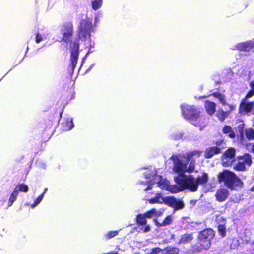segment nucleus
I'll return each instance as SVG.
<instances>
[{
	"label": "nucleus",
	"mask_w": 254,
	"mask_h": 254,
	"mask_svg": "<svg viewBox=\"0 0 254 254\" xmlns=\"http://www.w3.org/2000/svg\"><path fill=\"white\" fill-rule=\"evenodd\" d=\"M252 164L251 156L248 154L238 157V162L234 165L233 168L238 171L245 170L247 167H250Z\"/></svg>",
	"instance_id": "9"
},
{
	"label": "nucleus",
	"mask_w": 254,
	"mask_h": 254,
	"mask_svg": "<svg viewBox=\"0 0 254 254\" xmlns=\"http://www.w3.org/2000/svg\"><path fill=\"white\" fill-rule=\"evenodd\" d=\"M161 252V249L159 248H153L149 254H158Z\"/></svg>",
	"instance_id": "36"
},
{
	"label": "nucleus",
	"mask_w": 254,
	"mask_h": 254,
	"mask_svg": "<svg viewBox=\"0 0 254 254\" xmlns=\"http://www.w3.org/2000/svg\"><path fill=\"white\" fill-rule=\"evenodd\" d=\"M213 95L214 97L217 98L220 102L223 105H225L226 104L225 98L223 95L217 92H215L213 93Z\"/></svg>",
	"instance_id": "27"
},
{
	"label": "nucleus",
	"mask_w": 254,
	"mask_h": 254,
	"mask_svg": "<svg viewBox=\"0 0 254 254\" xmlns=\"http://www.w3.org/2000/svg\"><path fill=\"white\" fill-rule=\"evenodd\" d=\"M222 141H218L216 143L217 146L211 147L207 148L204 154V156L206 158H210L212 157L214 155L220 153L221 148L218 146H220Z\"/></svg>",
	"instance_id": "12"
},
{
	"label": "nucleus",
	"mask_w": 254,
	"mask_h": 254,
	"mask_svg": "<svg viewBox=\"0 0 254 254\" xmlns=\"http://www.w3.org/2000/svg\"><path fill=\"white\" fill-rule=\"evenodd\" d=\"M228 106L229 107L230 111L234 110L235 109V107L234 106L229 105Z\"/></svg>",
	"instance_id": "40"
},
{
	"label": "nucleus",
	"mask_w": 254,
	"mask_h": 254,
	"mask_svg": "<svg viewBox=\"0 0 254 254\" xmlns=\"http://www.w3.org/2000/svg\"><path fill=\"white\" fill-rule=\"evenodd\" d=\"M192 239V235L190 234H186L182 236L178 244H185L189 243Z\"/></svg>",
	"instance_id": "19"
},
{
	"label": "nucleus",
	"mask_w": 254,
	"mask_h": 254,
	"mask_svg": "<svg viewBox=\"0 0 254 254\" xmlns=\"http://www.w3.org/2000/svg\"><path fill=\"white\" fill-rule=\"evenodd\" d=\"M251 88L254 89V81H252L250 84Z\"/></svg>",
	"instance_id": "41"
},
{
	"label": "nucleus",
	"mask_w": 254,
	"mask_h": 254,
	"mask_svg": "<svg viewBox=\"0 0 254 254\" xmlns=\"http://www.w3.org/2000/svg\"><path fill=\"white\" fill-rule=\"evenodd\" d=\"M214 236L213 230L211 229L204 230L199 233L198 238L200 244L203 249H208L211 246V240Z\"/></svg>",
	"instance_id": "8"
},
{
	"label": "nucleus",
	"mask_w": 254,
	"mask_h": 254,
	"mask_svg": "<svg viewBox=\"0 0 254 254\" xmlns=\"http://www.w3.org/2000/svg\"><path fill=\"white\" fill-rule=\"evenodd\" d=\"M28 49H29V47H28L27 48V51L28 50Z\"/></svg>",
	"instance_id": "44"
},
{
	"label": "nucleus",
	"mask_w": 254,
	"mask_h": 254,
	"mask_svg": "<svg viewBox=\"0 0 254 254\" xmlns=\"http://www.w3.org/2000/svg\"><path fill=\"white\" fill-rule=\"evenodd\" d=\"M43 197L44 194H42L39 196V197L34 201L33 204L31 205V207L32 208H34L37 206L42 201Z\"/></svg>",
	"instance_id": "29"
},
{
	"label": "nucleus",
	"mask_w": 254,
	"mask_h": 254,
	"mask_svg": "<svg viewBox=\"0 0 254 254\" xmlns=\"http://www.w3.org/2000/svg\"><path fill=\"white\" fill-rule=\"evenodd\" d=\"M102 0H94L92 1V7L94 10L99 9L102 5Z\"/></svg>",
	"instance_id": "24"
},
{
	"label": "nucleus",
	"mask_w": 254,
	"mask_h": 254,
	"mask_svg": "<svg viewBox=\"0 0 254 254\" xmlns=\"http://www.w3.org/2000/svg\"><path fill=\"white\" fill-rule=\"evenodd\" d=\"M172 217L171 216H168L165 219L162 223H159L156 221H155V223L156 225L158 226H164L170 225L172 223Z\"/></svg>",
	"instance_id": "22"
},
{
	"label": "nucleus",
	"mask_w": 254,
	"mask_h": 254,
	"mask_svg": "<svg viewBox=\"0 0 254 254\" xmlns=\"http://www.w3.org/2000/svg\"><path fill=\"white\" fill-rule=\"evenodd\" d=\"M235 155V149L232 148L228 149L222 156V164L225 167L230 166L234 161Z\"/></svg>",
	"instance_id": "10"
},
{
	"label": "nucleus",
	"mask_w": 254,
	"mask_h": 254,
	"mask_svg": "<svg viewBox=\"0 0 254 254\" xmlns=\"http://www.w3.org/2000/svg\"><path fill=\"white\" fill-rule=\"evenodd\" d=\"M216 222L219 224H226V220L223 218V217L221 216H217L216 217Z\"/></svg>",
	"instance_id": "32"
},
{
	"label": "nucleus",
	"mask_w": 254,
	"mask_h": 254,
	"mask_svg": "<svg viewBox=\"0 0 254 254\" xmlns=\"http://www.w3.org/2000/svg\"><path fill=\"white\" fill-rule=\"evenodd\" d=\"M148 201L150 204L164 203L174 208L175 210L180 209L184 207L182 201L176 199L173 196L163 197L160 193L156 194L154 198L149 199Z\"/></svg>",
	"instance_id": "7"
},
{
	"label": "nucleus",
	"mask_w": 254,
	"mask_h": 254,
	"mask_svg": "<svg viewBox=\"0 0 254 254\" xmlns=\"http://www.w3.org/2000/svg\"><path fill=\"white\" fill-rule=\"evenodd\" d=\"M14 190H16L18 192L19 191L26 192L28 190V187L24 184H20L17 185Z\"/></svg>",
	"instance_id": "25"
},
{
	"label": "nucleus",
	"mask_w": 254,
	"mask_h": 254,
	"mask_svg": "<svg viewBox=\"0 0 254 254\" xmlns=\"http://www.w3.org/2000/svg\"><path fill=\"white\" fill-rule=\"evenodd\" d=\"M44 39L43 36L39 32L36 34L35 41L37 43H39L42 42Z\"/></svg>",
	"instance_id": "31"
},
{
	"label": "nucleus",
	"mask_w": 254,
	"mask_h": 254,
	"mask_svg": "<svg viewBox=\"0 0 254 254\" xmlns=\"http://www.w3.org/2000/svg\"><path fill=\"white\" fill-rule=\"evenodd\" d=\"M94 31L92 19L86 17L81 19L77 30V39L71 41L73 34L72 23H66L62 26L61 32L63 35L62 41L66 47L70 49V62L72 70L76 67L79 55V45L83 44L86 48H91L94 45L91 39V32Z\"/></svg>",
	"instance_id": "1"
},
{
	"label": "nucleus",
	"mask_w": 254,
	"mask_h": 254,
	"mask_svg": "<svg viewBox=\"0 0 254 254\" xmlns=\"http://www.w3.org/2000/svg\"><path fill=\"white\" fill-rule=\"evenodd\" d=\"M179 250L177 248L168 247L165 250L164 254H178Z\"/></svg>",
	"instance_id": "26"
},
{
	"label": "nucleus",
	"mask_w": 254,
	"mask_h": 254,
	"mask_svg": "<svg viewBox=\"0 0 254 254\" xmlns=\"http://www.w3.org/2000/svg\"><path fill=\"white\" fill-rule=\"evenodd\" d=\"M254 95V89H252L248 92V93L247 94L246 98H249L251 97Z\"/></svg>",
	"instance_id": "38"
},
{
	"label": "nucleus",
	"mask_w": 254,
	"mask_h": 254,
	"mask_svg": "<svg viewBox=\"0 0 254 254\" xmlns=\"http://www.w3.org/2000/svg\"><path fill=\"white\" fill-rule=\"evenodd\" d=\"M156 169L151 167L144 173L146 181H140L141 184H147L148 187L144 189L145 191L150 189L151 186L156 184L157 186L162 189H165L172 193H177L183 190V187L179 185H169L168 181L163 179L161 176L157 175Z\"/></svg>",
	"instance_id": "2"
},
{
	"label": "nucleus",
	"mask_w": 254,
	"mask_h": 254,
	"mask_svg": "<svg viewBox=\"0 0 254 254\" xmlns=\"http://www.w3.org/2000/svg\"><path fill=\"white\" fill-rule=\"evenodd\" d=\"M182 115L187 120L190 121L191 124L196 126H199L198 120L199 121L200 111L194 106H189L183 104L181 105Z\"/></svg>",
	"instance_id": "5"
},
{
	"label": "nucleus",
	"mask_w": 254,
	"mask_h": 254,
	"mask_svg": "<svg viewBox=\"0 0 254 254\" xmlns=\"http://www.w3.org/2000/svg\"><path fill=\"white\" fill-rule=\"evenodd\" d=\"M218 180L220 182L223 183L226 186L231 189L242 185L241 180L234 173L228 170H224L220 173Z\"/></svg>",
	"instance_id": "6"
},
{
	"label": "nucleus",
	"mask_w": 254,
	"mask_h": 254,
	"mask_svg": "<svg viewBox=\"0 0 254 254\" xmlns=\"http://www.w3.org/2000/svg\"><path fill=\"white\" fill-rule=\"evenodd\" d=\"M225 224H219L217 226L218 231L220 235L224 237L226 235V227Z\"/></svg>",
	"instance_id": "28"
},
{
	"label": "nucleus",
	"mask_w": 254,
	"mask_h": 254,
	"mask_svg": "<svg viewBox=\"0 0 254 254\" xmlns=\"http://www.w3.org/2000/svg\"><path fill=\"white\" fill-rule=\"evenodd\" d=\"M201 152L194 151L190 153L187 157L182 155H173L171 159L173 161V170L178 175L184 174L185 172L190 173L194 169L193 157H199Z\"/></svg>",
	"instance_id": "3"
},
{
	"label": "nucleus",
	"mask_w": 254,
	"mask_h": 254,
	"mask_svg": "<svg viewBox=\"0 0 254 254\" xmlns=\"http://www.w3.org/2000/svg\"><path fill=\"white\" fill-rule=\"evenodd\" d=\"M182 136L183 133L181 132H179L172 135V137L175 140H177L182 138Z\"/></svg>",
	"instance_id": "33"
},
{
	"label": "nucleus",
	"mask_w": 254,
	"mask_h": 254,
	"mask_svg": "<svg viewBox=\"0 0 254 254\" xmlns=\"http://www.w3.org/2000/svg\"><path fill=\"white\" fill-rule=\"evenodd\" d=\"M140 230L143 232H148L150 230V227L149 225L140 226Z\"/></svg>",
	"instance_id": "34"
},
{
	"label": "nucleus",
	"mask_w": 254,
	"mask_h": 254,
	"mask_svg": "<svg viewBox=\"0 0 254 254\" xmlns=\"http://www.w3.org/2000/svg\"><path fill=\"white\" fill-rule=\"evenodd\" d=\"M228 190L226 189H220L218 190L215 194L216 199L219 202L225 201L228 197Z\"/></svg>",
	"instance_id": "14"
},
{
	"label": "nucleus",
	"mask_w": 254,
	"mask_h": 254,
	"mask_svg": "<svg viewBox=\"0 0 254 254\" xmlns=\"http://www.w3.org/2000/svg\"><path fill=\"white\" fill-rule=\"evenodd\" d=\"M18 194V192L17 191V190H14L10 197L9 202L8 203V207H10L13 204V202L16 200Z\"/></svg>",
	"instance_id": "23"
},
{
	"label": "nucleus",
	"mask_w": 254,
	"mask_h": 254,
	"mask_svg": "<svg viewBox=\"0 0 254 254\" xmlns=\"http://www.w3.org/2000/svg\"><path fill=\"white\" fill-rule=\"evenodd\" d=\"M246 148L248 150L254 153V144L250 143L246 145Z\"/></svg>",
	"instance_id": "37"
},
{
	"label": "nucleus",
	"mask_w": 254,
	"mask_h": 254,
	"mask_svg": "<svg viewBox=\"0 0 254 254\" xmlns=\"http://www.w3.org/2000/svg\"><path fill=\"white\" fill-rule=\"evenodd\" d=\"M227 115V112H225L223 111H218L217 113V117L221 121H223V120H224Z\"/></svg>",
	"instance_id": "30"
},
{
	"label": "nucleus",
	"mask_w": 254,
	"mask_h": 254,
	"mask_svg": "<svg viewBox=\"0 0 254 254\" xmlns=\"http://www.w3.org/2000/svg\"><path fill=\"white\" fill-rule=\"evenodd\" d=\"M163 210H157L155 209H152L151 210L145 213V216L147 218H152L153 217H158L162 215L163 214Z\"/></svg>",
	"instance_id": "15"
},
{
	"label": "nucleus",
	"mask_w": 254,
	"mask_h": 254,
	"mask_svg": "<svg viewBox=\"0 0 254 254\" xmlns=\"http://www.w3.org/2000/svg\"><path fill=\"white\" fill-rule=\"evenodd\" d=\"M118 231H109L103 235V239L105 240H108L117 236L118 234Z\"/></svg>",
	"instance_id": "21"
},
{
	"label": "nucleus",
	"mask_w": 254,
	"mask_h": 254,
	"mask_svg": "<svg viewBox=\"0 0 254 254\" xmlns=\"http://www.w3.org/2000/svg\"><path fill=\"white\" fill-rule=\"evenodd\" d=\"M48 190V188H45L44 189V192L42 193V194H44V195L45 194V193L46 192L47 190Z\"/></svg>",
	"instance_id": "43"
},
{
	"label": "nucleus",
	"mask_w": 254,
	"mask_h": 254,
	"mask_svg": "<svg viewBox=\"0 0 254 254\" xmlns=\"http://www.w3.org/2000/svg\"><path fill=\"white\" fill-rule=\"evenodd\" d=\"M239 241L237 239H233L232 244H231V248L235 249L237 246L239 245Z\"/></svg>",
	"instance_id": "35"
},
{
	"label": "nucleus",
	"mask_w": 254,
	"mask_h": 254,
	"mask_svg": "<svg viewBox=\"0 0 254 254\" xmlns=\"http://www.w3.org/2000/svg\"><path fill=\"white\" fill-rule=\"evenodd\" d=\"M239 109L241 114L250 113L254 114V103L242 102L240 106Z\"/></svg>",
	"instance_id": "13"
},
{
	"label": "nucleus",
	"mask_w": 254,
	"mask_h": 254,
	"mask_svg": "<svg viewBox=\"0 0 254 254\" xmlns=\"http://www.w3.org/2000/svg\"><path fill=\"white\" fill-rule=\"evenodd\" d=\"M74 127L72 119L67 118L65 123H63V129L64 131H68Z\"/></svg>",
	"instance_id": "17"
},
{
	"label": "nucleus",
	"mask_w": 254,
	"mask_h": 254,
	"mask_svg": "<svg viewBox=\"0 0 254 254\" xmlns=\"http://www.w3.org/2000/svg\"><path fill=\"white\" fill-rule=\"evenodd\" d=\"M254 47V41L248 40L240 42L233 45L231 49L232 50H238L242 51H249Z\"/></svg>",
	"instance_id": "11"
},
{
	"label": "nucleus",
	"mask_w": 254,
	"mask_h": 254,
	"mask_svg": "<svg viewBox=\"0 0 254 254\" xmlns=\"http://www.w3.org/2000/svg\"><path fill=\"white\" fill-rule=\"evenodd\" d=\"M119 254L117 252L114 253V252H109L107 254Z\"/></svg>",
	"instance_id": "42"
},
{
	"label": "nucleus",
	"mask_w": 254,
	"mask_h": 254,
	"mask_svg": "<svg viewBox=\"0 0 254 254\" xmlns=\"http://www.w3.org/2000/svg\"><path fill=\"white\" fill-rule=\"evenodd\" d=\"M175 181L177 184L183 187V190L186 189L192 192H195L199 184L203 185L207 182L208 175L203 173L202 176L195 178L191 175L181 174L175 177Z\"/></svg>",
	"instance_id": "4"
},
{
	"label": "nucleus",
	"mask_w": 254,
	"mask_h": 254,
	"mask_svg": "<svg viewBox=\"0 0 254 254\" xmlns=\"http://www.w3.org/2000/svg\"><path fill=\"white\" fill-rule=\"evenodd\" d=\"M99 18L98 17V16H96V17H95V18L94 25H93L92 24V26H93V28H94V31H93V32H91V33H94V32H95V24H96L97 23H98V22H99Z\"/></svg>",
	"instance_id": "39"
},
{
	"label": "nucleus",
	"mask_w": 254,
	"mask_h": 254,
	"mask_svg": "<svg viewBox=\"0 0 254 254\" xmlns=\"http://www.w3.org/2000/svg\"><path fill=\"white\" fill-rule=\"evenodd\" d=\"M205 107L207 112L210 115L213 114L216 110V104L209 101H206L205 102Z\"/></svg>",
	"instance_id": "16"
},
{
	"label": "nucleus",
	"mask_w": 254,
	"mask_h": 254,
	"mask_svg": "<svg viewBox=\"0 0 254 254\" xmlns=\"http://www.w3.org/2000/svg\"><path fill=\"white\" fill-rule=\"evenodd\" d=\"M146 218H147L145 216V213L138 214L136 218L137 224L140 226L146 225L147 223Z\"/></svg>",
	"instance_id": "18"
},
{
	"label": "nucleus",
	"mask_w": 254,
	"mask_h": 254,
	"mask_svg": "<svg viewBox=\"0 0 254 254\" xmlns=\"http://www.w3.org/2000/svg\"><path fill=\"white\" fill-rule=\"evenodd\" d=\"M223 132L225 134H228V136L231 138H234L235 137V133L230 126H225L223 129Z\"/></svg>",
	"instance_id": "20"
}]
</instances>
